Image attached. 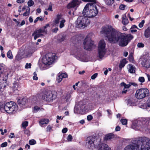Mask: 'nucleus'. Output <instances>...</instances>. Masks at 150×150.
I'll return each mask as SVG.
<instances>
[{
  "label": "nucleus",
  "instance_id": "18",
  "mask_svg": "<svg viewBox=\"0 0 150 150\" xmlns=\"http://www.w3.org/2000/svg\"><path fill=\"white\" fill-rule=\"evenodd\" d=\"M19 83L18 81H14L13 83V85L12 86L13 92L18 93V87Z\"/></svg>",
  "mask_w": 150,
  "mask_h": 150
},
{
  "label": "nucleus",
  "instance_id": "23",
  "mask_svg": "<svg viewBox=\"0 0 150 150\" xmlns=\"http://www.w3.org/2000/svg\"><path fill=\"white\" fill-rule=\"evenodd\" d=\"M26 102V99L25 98L19 99L18 101V104L21 105H25Z\"/></svg>",
  "mask_w": 150,
  "mask_h": 150
},
{
  "label": "nucleus",
  "instance_id": "64",
  "mask_svg": "<svg viewBox=\"0 0 150 150\" xmlns=\"http://www.w3.org/2000/svg\"><path fill=\"white\" fill-rule=\"evenodd\" d=\"M25 23V22L24 20H23L22 21L21 23L20 24L21 26H22L24 25Z\"/></svg>",
  "mask_w": 150,
  "mask_h": 150
},
{
  "label": "nucleus",
  "instance_id": "33",
  "mask_svg": "<svg viewBox=\"0 0 150 150\" xmlns=\"http://www.w3.org/2000/svg\"><path fill=\"white\" fill-rule=\"evenodd\" d=\"M28 122L27 121H25L23 122L22 124V127L23 128H25L26 127L28 126Z\"/></svg>",
  "mask_w": 150,
  "mask_h": 150
},
{
  "label": "nucleus",
  "instance_id": "58",
  "mask_svg": "<svg viewBox=\"0 0 150 150\" xmlns=\"http://www.w3.org/2000/svg\"><path fill=\"white\" fill-rule=\"evenodd\" d=\"M129 59L130 61H133V57L132 55H129Z\"/></svg>",
  "mask_w": 150,
  "mask_h": 150
},
{
  "label": "nucleus",
  "instance_id": "63",
  "mask_svg": "<svg viewBox=\"0 0 150 150\" xmlns=\"http://www.w3.org/2000/svg\"><path fill=\"white\" fill-rule=\"evenodd\" d=\"M58 30V28H56L53 29V31L54 33H56Z\"/></svg>",
  "mask_w": 150,
  "mask_h": 150
},
{
  "label": "nucleus",
  "instance_id": "62",
  "mask_svg": "<svg viewBox=\"0 0 150 150\" xmlns=\"http://www.w3.org/2000/svg\"><path fill=\"white\" fill-rule=\"evenodd\" d=\"M127 89H124L123 91L122 92V94L126 93L127 92Z\"/></svg>",
  "mask_w": 150,
  "mask_h": 150
},
{
  "label": "nucleus",
  "instance_id": "31",
  "mask_svg": "<svg viewBox=\"0 0 150 150\" xmlns=\"http://www.w3.org/2000/svg\"><path fill=\"white\" fill-rule=\"evenodd\" d=\"M34 4V1L32 0H29L28 2V7H30L33 5Z\"/></svg>",
  "mask_w": 150,
  "mask_h": 150
},
{
  "label": "nucleus",
  "instance_id": "36",
  "mask_svg": "<svg viewBox=\"0 0 150 150\" xmlns=\"http://www.w3.org/2000/svg\"><path fill=\"white\" fill-rule=\"evenodd\" d=\"M62 79V77L60 75H59L58 76L57 78V81L58 83H59L61 82Z\"/></svg>",
  "mask_w": 150,
  "mask_h": 150
},
{
  "label": "nucleus",
  "instance_id": "3",
  "mask_svg": "<svg viewBox=\"0 0 150 150\" xmlns=\"http://www.w3.org/2000/svg\"><path fill=\"white\" fill-rule=\"evenodd\" d=\"M86 2H92L93 3H88L84 7L83 11V14L85 17H93L96 16L98 13L97 7L95 4L96 0H83Z\"/></svg>",
  "mask_w": 150,
  "mask_h": 150
},
{
  "label": "nucleus",
  "instance_id": "21",
  "mask_svg": "<svg viewBox=\"0 0 150 150\" xmlns=\"http://www.w3.org/2000/svg\"><path fill=\"white\" fill-rule=\"evenodd\" d=\"M144 35L147 38H149L150 41V27H148L145 31Z\"/></svg>",
  "mask_w": 150,
  "mask_h": 150
},
{
  "label": "nucleus",
  "instance_id": "48",
  "mask_svg": "<svg viewBox=\"0 0 150 150\" xmlns=\"http://www.w3.org/2000/svg\"><path fill=\"white\" fill-rule=\"evenodd\" d=\"M60 75H61V76H62V79L64 78H66L68 76L67 74L66 73H62Z\"/></svg>",
  "mask_w": 150,
  "mask_h": 150
},
{
  "label": "nucleus",
  "instance_id": "61",
  "mask_svg": "<svg viewBox=\"0 0 150 150\" xmlns=\"http://www.w3.org/2000/svg\"><path fill=\"white\" fill-rule=\"evenodd\" d=\"M25 0H17V2L18 3H23Z\"/></svg>",
  "mask_w": 150,
  "mask_h": 150
},
{
  "label": "nucleus",
  "instance_id": "16",
  "mask_svg": "<svg viewBox=\"0 0 150 150\" xmlns=\"http://www.w3.org/2000/svg\"><path fill=\"white\" fill-rule=\"evenodd\" d=\"M129 72L131 74H134L135 72L136 68L132 65L129 64L127 66Z\"/></svg>",
  "mask_w": 150,
  "mask_h": 150
},
{
  "label": "nucleus",
  "instance_id": "1",
  "mask_svg": "<svg viewBox=\"0 0 150 150\" xmlns=\"http://www.w3.org/2000/svg\"><path fill=\"white\" fill-rule=\"evenodd\" d=\"M101 33L105 34L110 43H118L120 46L122 47L127 45L133 38L131 34H124L122 33L111 25L103 28Z\"/></svg>",
  "mask_w": 150,
  "mask_h": 150
},
{
  "label": "nucleus",
  "instance_id": "34",
  "mask_svg": "<svg viewBox=\"0 0 150 150\" xmlns=\"http://www.w3.org/2000/svg\"><path fill=\"white\" fill-rule=\"evenodd\" d=\"M137 46L139 48H143L144 46V44L142 42H139L137 44Z\"/></svg>",
  "mask_w": 150,
  "mask_h": 150
},
{
  "label": "nucleus",
  "instance_id": "38",
  "mask_svg": "<svg viewBox=\"0 0 150 150\" xmlns=\"http://www.w3.org/2000/svg\"><path fill=\"white\" fill-rule=\"evenodd\" d=\"M31 63H27L25 66V69H28L30 68L31 67Z\"/></svg>",
  "mask_w": 150,
  "mask_h": 150
},
{
  "label": "nucleus",
  "instance_id": "51",
  "mask_svg": "<svg viewBox=\"0 0 150 150\" xmlns=\"http://www.w3.org/2000/svg\"><path fill=\"white\" fill-rule=\"evenodd\" d=\"M126 85V84L123 82H122L120 83L121 86V87H124V89H125Z\"/></svg>",
  "mask_w": 150,
  "mask_h": 150
},
{
  "label": "nucleus",
  "instance_id": "14",
  "mask_svg": "<svg viewBox=\"0 0 150 150\" xmlns=\"http://www.w3.org/2000/svg\"><path fill=\"white\" fill-rule=\"evenodd\" d=\"M54 22L56 24L60 22L59 27L60 28H61L64 27V23L66 22V21L65 19L62 18V16L61 15H58L57 16Z\"/></svg>",
  "mask_w": 150,
  "mask_h": 150
},
{
  "label": "nucleus",
  "instance_id": "29",
  "mask_svg": "<svg viewBox=\"0 0 150 150\" xmlns=\"http://www.w3.org/2000/svg\"><path fill=\"white\" fill-rule=\"evenodd\" d=\"M7 56L8 58L10 59H13V56L11 50H9L7 53Z\"/></svg>",
  "mask_w": 150,
  "mask_h": 150
},
{
  "label": "nucleus",
  "instance_id": "5",
  "mask_svg": "<svg viewBox=\"0 0 150 150\" xmlns=\"http://www.w3.org/2000/svg\"><path fill=\"white\" fill-rule=\"evenodd\" d=\"M17 110V105L14 102L10 101L6 104L3 102H0V110L2 111H5L9 113H14Z\"/></svg>",
  "mask_w": 150,
  "mask_h": 150
},
{
  "label": "nucleus",
  "instance_id": "55",
  "mask_svg": "<svg viewBox=\"0 0 150 150\" xmlns=\"http://www.w3.org/2000/svg\"><path fill=\"white\" fill-rule=\"evenodd\" d=\"M8 137L9 138H14V134L13 133H10V134L8 136Z\"/></svg>",
  "mask_w": 150,
  "mask_h": 150
},
{
  "label": "nucleus",
  "instance_id": "12",
  "mask_svg": "<svg viewBox=\"0 0 150 150\" xmlns=\"http://www.w3.org/2000/svg\"><path fill=\"white\" fill-rule=\"evenodd\" d=\"M42 98L46 101L50 102L52 101L56 98L55 95H54L51 91L46 92L42 96Z\"/></svg>",
  "mask_w": 150,
  "mask_h": 150
},
{
  "label": "nucleus",
  "instance_id": "59",
  "mask_svg": "<svg viewBox=\"0 0 150 150\" xmlns=\"http://www.w3.org/2000/svg\"><path fill=\"white\" fill-rule=\"evenodd\" d=\"M129 83L130 86L131 85H133L134 86H136L137 85L135 83L129 82Z\"/></svg>",
  "mask_w": 150,
  "mask_h": 150
},
{
  "label": "nucleus",
  "instance_id": "40",
  "mask_svg": "<svg viewBox=\"0 0 150 150\" xmlns=\"http://www.w3.org/2000/svg\"><path fill=\"white\" fill-rule=\"evenodd\" d=\"M139 81L141 83L144 82L145 81V79L143 77H140L139 78Z\"/></svg>",
  "mask_w": 150,
  "mask_h": 150
},
{
  "label": "nucleus",
  "instance_id": "41",
  "mask_svg": "<svg viewBox=\"0 0 150 150\" xmlns=\"http://www.w3.org/2000/svg\"><path fill=\"white\" fill-rule=\"evenodd\" d=\"M40 109V108L37 106H35L34 108V111L35 112H37Z\"/></svg>",
  "mask_w": 150,
  "mask_h": 150
},
{
  "label": "nucleus",
  "instance_id": "27",
  "mask_svg": "<svg viewBox=\"0 0 150 150\" xmlns=\"http://www.w3.org/2000/svg\"><path fill=\"white\" fill-rule=\"evenodd\" d=\"M127 61L126 59H123L121 62L120 64L119 67L120 68H122L124 67L125 64L127 63Z\"/></svg>",
  "mask_w": 150,
  "mask_h": 150
},
{
  "label": "nucleus",
  "instance_id": "17",
  "mask_svg": "<svg viewBox=\"0 0 150 150\" xmlns=\"http://www.w3.org/2000/svg\"><path fill=\"white\" fill-rule=\"evenodd\" d=\"M6 81L2 78L0 79V91H3L4 88L6 86Z\"/></svg>",
  "mask_w": 150,
  "mask_h": 150
},
{
  "label": "nucleus",
  "instance_id": "54",
  "mask_svg": "<svg viewBox=\"0 0 150 150\" xmlns=\"http://www.w3.org/2000/svg\"><path fill=\"white\" fill-rule=\"evenodd\" d=\"M52 127L50 125H48L47 128V132L50 131V130L52 129Z\"/></svg>",
  "mask_w": 150,
  "mask_h": 150
},
{
  "label": "nucleus",
  "instance_id": "35",
  "mask_svg": "<svg viewBox=\"0 0 150 150\" xmlns=\"http://www.w3.org/2000/svg\"><path fill=\"white\" fill-rule=\"evenodd\" d=\"M36 143V141L34 139L30 140L29 141V144L31 145H33Z\"/></svg>",
  "mask_w": 150,
  "mask_h": 150
},
{
  "label": "nucleus",
  "instance_id": "26",
  "mask_svg": "<svg viewBox=\"0 0 150 150\" xmlns=\"http://www.w3.org/2000/svg\"><path fill=\"white\" fill-rule=\"evenodd\" d=\"M128 20L126 16H124L122 18V23L124 25H126L128 23Z\"/></svg>",
  "mask_w": 150,
  "mask_h": 150
},
{
  "label": "nucleus",
  "instance_id": "44",
  "mask_svg": "<svg viewBox=\"0 0 150 150\" xmlns=\"http://www.w3.org/2000/svg\"><path fill=\"white\" fill-rule=\"evenodd\" d=\"M71 97V96L70 94H68L66 96L65 99H66V100L68 101L69 100Z\"/></svg>",
  "mask_w": 150,
  "mask_h": 150
},
{
  "label": "nucleus",
  "instance_id": "28",
  "mask_svg": "<svg viewBox=\"0 0 150 150\" xmlns=\"http://www.w3.org/2000/svg\"><path fill=\"white\" fill-rule=\"evenodd\" d=\"M149 121H150V118L144 119L142 122V123L144 125L145 124L146 125L148 126L149 125Z\"/></svg>",
  "mask_w": 150,
  "mask_h": 150
},
{
  "label": "nucleus",
  "instance_id": "49",
  "mask_svg": "<svg viewBox=\"0 0 150 150\" xmlns=\"http://www.w3.org/2000/svg\"><path fill=\"white\" fill-rule=\"evenodd\" d=\"M7 145V143L6 142H5L2 143L1 145L2 147H4L6 146Z\"/></svg>",
  "mask_w": 150,
  "mask_h": 150
},
{
  "label": "nucleus",
  "instance_id": "8",
  "mask_svg": "<svg viewBox=\"0 0 150 150\" xmlns=\"http://www.w3.org/2000/svg\"><path fill=\"white\" fill-rule=\"evenodd\" d=\"M33 47L30 48L28 50V54H27L26 52L23 49H21L18 52V54L15 57V60L19 61L22 58L30 56V54L33 53L35 51Z\"/></svg>",
  "mask_w": 150,
  "mask_h": 150
},
{
  "label": "nucleus",
  "instance_id": "30",
  "mask_svg": "<svg viewBox=\"0 0 150 150\" xmlns=\"http://www.w3.org/2000/svg\"><path fill=\"white\" fill-rule=\"evenodd\" d=\"M106 4L108 5H110L114 3V0H105Z\"/></svg>",
  "mask_w": 150,
  "mask_h": 150
},
{
  "label": "nucleus",
  "instance_id": "15",
  "mask_svg": "<svg viewBox=\"0 0 150 150\" xmlns=\"http://www.w3.org/2000/svg\"><path fill=\"white\" fill-rule=\"evenodd\" d=\"M81 1L79 0H72L67 5V8L68 9L77 7L80 5Z\"/></svg>",
  "mask_w": 150,
  "mask_h": 150
},
{
  "label": "nucleus",
  "instance_id": "32",
  "mask_svg": "<svg viewBox=\"0 0 150 150\" xmlns=\"http://www.w3.org/2000/svg\"><path fill=\"white\" fill-rule=\"evenodd\" d=\"M120 122L123 125H126L127 123V120L126 119H121L120 120Z\"/></svg>",
  "mask_w": 150,
  "mask_h": 150
},
{
  "label": "nucleus",
  "instance_id": "2",
  "mask_svg": "<svg viewBox=\"0 0 150 150\" xmlns=\"http://www.w3.org/2000/svg\"><path fill=\"white\" fill-rule=\"evenodd\" d=\"M150 139L145 137L139 138L134 143L126 146L123 150H149Z\"/></svg>",
  "mask_w": 150,
  "mask_h": 150
},
{
  "label": "nucleus",
  "instance_id": "9",
  "mask_svg": "<svg viewBox=\"0 0 150 150\" xmlns=\"http://www.w3.org/2000/svg\"><path fill=\"white\" fill-rule=\"evenodd\" d=\"M90 23L89 20L87 18L79 17L77 21L76 27L83 29L87 27Z\"/></svg>",
  "mask_w": 150,
  "mask_h": 150
},
{
  "label": "nucleus",
  "instance_id": "52",
  "mask_svg": "<svg viewBox=\"0 0 150 150\" xmlns=\"http://www.w3.org/2000/svg\"><path fill=\"white\" fill-rule=\"evenodd\" d=\"M50 27V25L49 24H47L45 26L43 27L42 28H41V29H44L45 30H46L45 29L47 28Z\"/></svg>",
  "mask_w": 150,
  "mask_h": 150
},
{
  "label": "nucleus",
  "instance_id": "6",
  "mask_svg": "<svg viewBox=\"0 0 150 150\" xmlns=\"http://www.w3.org/2000/svg\"><path fill=\"white\" fill-rule=\"evenodd\" d=\"M100 139L92 137H88L86 139V147L93 149L100 144Z\"/></svg>",
  "mask_w": 150,
  "mask_h": 150
},
{
  "label": "nucleus",
  "instance_id": "25",
  "mask_svg": "<svg viewBox=\"0 0 150 150\" xmlns=\"http://www.w3.org/2000/svg\"><path fill=\"white\" fill-rule=\"evenodd\" d=\"M49 121V120L48 119H43L40 121L39 123L40 125H41L48 123Z\"/></svg>",
  "mask_w": 150,
  "mask_h": 150
},
{
  "label": "nucleus",
  "instance_id": "60",
  "mask_svg": "<svg viewBox=\"0 0 150 150\" xmlns=\"http://www.w3.org/2000/svg\"><path fill=\"white\" fill-rule=\"evenodd\" d=\"M64 39H65L64 37L62 36L61 39H59V41L60 42H61L63 41L64 40Z\"/></svg>",
  "mask_w": 150,
  "mask_h": 150
},
{
  "label": "nucleus",
  "instance_id": "50",
  "mask_svg": "<svg viewBox=\"0 0 150 150\" xmlns=\"http://www.w3.org/2000/svg\"><path fill=\"white\" fill-rule=\"evenodd\" d=\"M47 10L51 11H52V6L51 4H50L49 5V7L47 8Z\"/></svg>",
  "mask_w": 150,
  "mask_h": 150
},
{
  "label": "nucleus",
  "instance_id": "24",
  "mask_svg": "<svg viewBox=\"0 0 150 150\" xmlns=\"http://www.w3.org/2000/svg\"><path fill=\"white\" fill-rule=\"evenodd\" d=\"M142 64L146 68L150 67V64L148 60H144L143 61Z\"/></svg>",
  "mask_w": 150,
  "mask_h": 150
},
{
  "label": "nucleus",
  "instance_id": "57",
  "mask_svg": "<svg viewBox=\"0 0 150 150\" xmlns=\"http://www.w3.org/2000/svg\"><path fill=\"white\" fill-rule=\"evenodd\" d=\"M120 127L119 126H117L115 128V131H120Z\"/></svg>",
  "mask_w": 150,
  "mask_h": 150
},
{
  "label": "nucleus",
  "instance_id": "42",
  "mask_svg": "<svg viewBox=\"0 0 150 150\" xmlns=\"http://www.w3.org/2000/svg\"><path fill=\"white\" fill-rule=\"evenodd\" d=\"M34 76L33 77V79L34 80H37L38 77L37 76V74L36 72H35L33 73Z\"/></svg>",
  "mask_w": 150,
  "mask_h": 150
},
{
  "label": "nucleus",
  "instance_id": "37",
  "mask_svg": "<svg viewBox=\"0 0 150 150\" xmlns=\"http://www.w3.org/2000/svg\"><path fill=\"white\" fill-rule=\"evenodd\" d=\"M4 71V68L2 64H0V74H2Z\"/></svg>",
  "mask_w": 150,
  "mask_h": 150
},
{
  "label": "nucleus",
  "instance_id": "13",
  "mask_svg": "<svg viewBox=\"0 0 150 150\" xmlns=\"http://www.w3.org/2000/svg\"><path fill=\"white\" fill-rule=\"evenodd\" d=\"M44 33L46 34L47 33V30L41 28L35 31L33 33L32 35L34 36V39L35 40H36L37 38L42 36H43L42 33Z\"/></svg>",
  "mask_w": 150,
  "mask_h": 150
},
{
  "label": "nucleus",
  "instance_id": "53",
  "mask_svg": "<svg viewBox=\"0 0 150 150\" xmlns=\"http://www.w3.org/2000/svg\"><path fill=\"white\" fill-rule=\"evenodd\" d=\"M93 118L92 116L91 115H89L87 117V119L88 121L91 120Z\"/></svg>",
  "mask_w": 150,
  "mask_h": 150
},
{
  "label": "nucleus",
  "instance_id": "7",
  "mask_svg": "<svg viewBox=\"0 0 150 150\" xmlns=\"http://www.w3.org/2000/svg\"><path fill=\"white\" fill-rule=\"evenodd\" d=\"M93 35L91 33H89L83 40V47L86 50L91 51L95 46L93 41L91 39Z\"/></svg>",
  "mask_w": 150,
  "mask_h": 150
},
{
  "label": "nucleus",
  "instance_id": "43",
  "mask_svg": "<svg viewBox=\"0 0 150 150\" xmlns=\"http://www.w3.org/2000/svg\"><path fill=\"white\" fill-rule=\"evenodd\" d=\"M98 74L97 73L94 74L93 75H92L91 77V78L92 79H94L97 76Z\"/></svg>",
  "mask_w": 150,
  "mask_h": 150
},
{
  "label": "nucleus",
  "instance_id": "19",
  "mask_svg": "<svg viewBox=\"0 0 150 150\" xmlns=\"http://www.w3.org/2000/svg\"><path fill=\"white\" fill-rule=\"evenodd\" d=\"M114 137V134L112 133H110L105 135V137L104 138V140L107 141L113 139Z\"/></svg>",
  "mask_w": 150,
  "mask_h": 150
},
{
  "label": "nucleus",
  "instance_id": "4",
  "mask_svg": "<svg viewBox=\"0 0 150 150\" xmlns=\"http://www.w3.org/2000/svg\"><path fill=\"white\" fill-rule=\"evenodd\" d=\"M56 57L55 54L49 53L46 54L42 58V62L40 68L42 69H45L50 67L54 62Z\"/></svg>",
  "mask_w": 150,
  "mask_h": 150
},
{
  "label": "nucleus",
  "instance_id": "56",
  "mask_svg": "<svg viewBox=\"0 0 150 150\" xmlns=\"http://www.w3.org/2000/svg\"><path fill=\"white\" fill-rule=\"evenodd\" d=\"M67 131V129L66 128H65L63 129L62 130V132L63 133H65Z\"/></svg>",
  "mask_w": 150,
  "mask_h": 150
},
{
  "label": "nucleus",
  "instance_id": "10",
  "mask_svg": "<svg viewBox=\"0 0 150 150\" xmlns=\"http://www.w3.org/2000/svg\"><path fill=\"white\" fill-rule=\"evenodd\" d=\"M149 90L146 88H142L137 90L135 93L136 97L138 99H142L149 96Z\"/></svg>",
  "mask_w": 150,
  "mask_h": 150
},
{
  "label": "nucleus",
  "instance_id": "45",
  "mask_svg": "<svg viewBox=\"0 0 150 150\" xmlns=\"http://www.w3.org/2000/svg\"><path fill=\"white\" fill-rule=\"evenodd\" d=\"M126 6L124 4H121L119 8L122 10H124Z\"/></svg>",
  "mask_w": 150,
  "mask_h": 150
},
{
  "label": "nucleus",
  "instance_id": "20",
  "mask_svg": "<svg viewBox=\"0 0 150 150\" xmlns=\"http://www.w3.org/2000/svg\"><path fill=\"white\" fill-rule=\"evenodd\" d=\"M25 9H26V11L23 14L24 16H29L30 13V8L27 6H24L22 8V10L23 11Z\"/></svg>",
  "mask_w": 150,
  "mask_h": 150
},
{
  "label": "nucleus",
  "instance_id": "46",
  "mask_svg": "<svg viewBox=\"0 0 150 150\" xmlns=\"http://www.w3.org/2000/svg\"><path fill=\"white\" fill-rule=\"evenodd\" d=\"M72 139V137L71 134L69 135L67 137V140L68 142H71Z\"/></svg>",
  "mask_w": 150,
  "mask_h": 150
},
{
  "label": "nucleus",
  "instance_id": "39",
  "mask_svg": "<svg viewBox=\"0 0 150 150\" xmlns=\"http://www.w3.org/2000/svg\"><path fill=\"white\" fill-rule=\"evenodd\" d=\"M145 22V21L144 20H142L141 22L139 23V27L141 28H142L144 25V24Z\"/></svg>",
  "mask_w": 150,
  "mask_h": 150
},
{
  "label": "nucleus",
  "instance_id": "47",
  "mask_svg": "<svg viewBox=\"0 0 150 150\" xmlns=\"http://www.w3.org/2000/svg\"><path fill=\"white\" fill-rule=\"evenodd\" d=\"M146 106L150 108V97L148 98L147 101Z\"/></svg>",
  "mask_w": 150,
  "mask_h": 150
},
{
  "label": "nucleus",
  "instance_id": "22",
  "mask_svg": "<svg viewBox=\"0 0 150 150\" xmlns=\"http://www.w3.org/2000/svg\"><path fill=\"white\" fill-rule=\"evenodd\" d=\"M99 150H111V149L108 145L103 144H101V147L99 149Z\"/></svg>",
  "mask_w": 150,
  "mask_h": 150
},
{
  "label": "nucleus",
  "instance_id": "11",
  "mask_svg": "<svg viewBox=\"0 0 150 150\" xmlns=\"http://www.w3.org/2000/svg\"><path fill=\"white\" fill-rule=\"evenodd\" d=\"M105 43L104 41L101 40L98 45V56L100 59L102 58L104 56L106 53Z\"/></svg>",
  "mask_w": 150,
  "mask_h": 150
}]
</instances>
